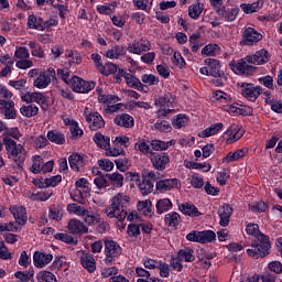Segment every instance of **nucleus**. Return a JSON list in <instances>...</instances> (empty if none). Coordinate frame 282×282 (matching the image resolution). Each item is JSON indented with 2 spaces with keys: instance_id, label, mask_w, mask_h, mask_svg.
<instances>
[{
  "instance_id": "f257e3e1",
  "label": "nucleus",
  "mask_w": 282,
  "mask_h": 282,
  "mask_svg": "<svg viewBox=\"0 0 282 282\" xmlns=\"http://www.w3.org/2000/svg\"><path fill=\"white\" fill-rule=\"evenodd\" d=\"M270 58L268 57V51L264 48L256 52L253 55H248L245 58L239 59L238 62L231 61L229 66L235 74L240 76H252L257 72V67L252 65H265Z\"/></svg>"
},
{
  "instance_id": "f03ea898",
  "label": "nucleus",
  "mask_w": 282,
  "mask_h": 282,
  "mask_svg": "<svg viewBox=\"0 0 282 282\" xmlns=\"http://www.w3.org/2000/svg\"><path fill=\"white\" fill-rule=\"evenodd\" d=\"M131 198L122 193L117 194L112 200L110 206L106 207L105 213L107 217H110V219H118V221H124L127 219V204Z\"/></svg>"
},
{
  "instance_id": "7ed1b4c3",
  "label": "nucleus",
  "mask_w": 282,
  "mask_h": 282,
  "mask_svg": "<svg viewBox=\"0 0 282 282\" xmlns=\"http://www.w3.org/2000/svg\"><path fill=\"white\" fill-rule=\"evenodd\" d=\"M3 144L9 158L15 162V171L21 173L23 171V162H25L26 158L25 148H23L21 144H17V141L12 140L10 137L3 138Z\"/></svg>"
},
{
  "instance_id": "20e7f679",
  "label": "nucleus",
  "mask_w": 282,
  "mask_h": 282,
  "mask_svg": "<svg viewBox=\"0 0 282 282\" xmlns=\"http://www.w3.org/2000/svg\"><path fill=\"white\" fill-rule=\"evenodd\" d=\"M272 243L270 237L262 234H258L256 240L251 242V249H247V254L252 259H264L270 254Z\"/></svg>"
},
{
  "instance_id": "39448f33",
  "label": "nucleus",
  "mask_w": 282,
  "mask_h": 282,
  "mask_svg": "<svg viewBox=\"0 0 282 282\" xmlns=\"http://www.w3.org/2000/svg\"><path fill=\"white\" fill-rule=\"evenodd\" d=\"M158 180V174L155 171H150L144 169L142 171V182L138 184L139 191L143 195H151V192L155 187V181Z\"/></svg>"
},
{
  "instance_id": "423d86ee",
  "label": "nucleus",
  "mask_w": 282,
  "mask_h": 282,
  "mask_svg": "<svg viewBox=\"0 0 282 282\" xmlns=\"http://www.w3.org/2000/svg\"><path fill=\"white\" fill-rule=\"evenodd\" d=\"M106 263H113L122 254V248L113 240H105Z\"/></svg>"
},
{
  "instance_id": "0eeeda50",
  "label": "nucleus",
  "mask_w": 282,
  "mask_h": 282,
  "mask_svg": "<svg viewBox=\"0 0 282 282\" xmlns=\"http://www.w3.org/2000/svg\"><path fill=\"white\" fill-rule=\"evenodd\" d=\"M70 85L73 91H76L77 94H87L96 87V83L94 82H86L80 77H73L70 79Z\"/></svg>"
},
{
  "instance_id": "6e6552de",
  "label": "nucleus",
  "mask_w": 282,
  "mask_h": 282,
  "mask_svg": "<svg viewBox=\"0 0 282 282\" xmlns=\"http://www.w3.org/2000/svg\"><path fill=\"white\" fill-rule=\"evenodd\" d=\"M150 160L153 169H155L156 171H164V169H166V164L171 162V158L164 152H151Z\"/></svg>"
},
{
  "instance_id": "1a4fd4ad",
  "label": "nucleus",
  "mask_w": 282,
  "mask_h": 282,
  "mask_svg": "<svg viewBox=\"0 0 282 282\" xmlns=\"http://www.w3.org/2000/svg\"><path fill=\"white\" fill-rule=\"evenodd\" d=\"M263 35L253 28H247L242 33V45H257Z\"/></svg>"
},
{
  "instance_id": "9d476101",
  "label": "nucleus",
  "mask_w": 282,
  "mask_h": 282,
  "mask_svg": "<svg viewBox=\"0 0 282 282\" xmlns=\"http://www.w3.org/2000/svg\"><path fill=\"white\" fill-rule=\"evenodd\" d=\"M241 87L242 96L251 102H254V100H257V98L261 96V91H263V88H261V86H254L252 84H242Z\"/></svg>"
},
{
  "instance_id": "9b49d317",
  "label": "nucleus",
  "mask_w": 282,
  "mask_h": 282,
  "mask_svg": "<svg viewBox=\"0 0 282 282\" xmlns=\"http://www.w3.org/2000/svg\"><path fill=\"white\" fill-rule=\"evenodd\" d=\"M9 210L13 215L18 226H25V224H28V212L24 206L14 205L11 206Z\"/></svg>"
},
{
  "instance_id": "f8f14e48",
  "label": "nucleus",
  "mask_w": 282,
  "mask_h": 282,
  "mask_svg": "<svg viewBox=\"0 0 282 282\" xmlns=\"http://www.w3.org/2000/svg\"><path fill=\"white\" fill-rule=\"evenodd\" d=\"M151 50V42L149 40L134 41L132 44L128 45V52L130 54H142L143 52H149Z\"/></svg>"
},
{
  "instance_id": "ddd939ff",
  "label": "nucleus",
  "mask_w": 282,
  "mask_h": 282,
  "mask_svg": "<svg viewBox=\"0 0 282 282\" xmlns=\"http://www.w3.org/2000/svg\"><path fill=\"white\" fill-rule=\"evenodd\" d=\"M70 235H87L89 228L78 219H70L67 225Z\"/></svg>"
},
{
  "instance_id": "4468645a",
  "label": "nucleus",
  "mask_w": 282,
  "mask_h": 282,
  "mask_svg": "<svg viewBox=\"0 0 282 282\" xmlns=\"http://www.w3.org/2000/svg\"><path fill=\"white\" fill-rule=\"evenodd\" d=\"M205 65H207L210 76L214 78H224V70H221V65L218 59L207 58L205 59Z\"/></svg>"
},
{
  "instance_id": "2eb2a0df",
  "label": "nucleus",
  "mask_w": 282,
  "mask_h": 282,
  "mask_svg": "<svg viewBox=\"0 0 282 282\" xmlns=\"http://www.w3.org/2000/svg\"><path fill=\"white\" fill-rule=\"evenodd\" d=\"M86 122H88L91 131H98V129H102V127H105V119H102V116L98 112L87 115Z\"/></svg>"
},
{
  "instance_id": "dca6fc26",
  "label": "nucleus",
  "mask_w": 282,
  "mask_h": 282,
  "mask_svg": "<svg viewBox=\"0 0 282 282\" xmlns=\"http://www.w3.org/2000/svg\"><path fill=\"white\" fill-rule=\"evenodd\" d=\"M217 14L224 19V21H227V23H232V21H235L239 14V8L227 9L226 7H221V9H218Z\"/></svg>"
},
{
  "instance_id": "f3484780",
  "label": "nucleus",
  "mask_w": 282,
  "mask_h": 282,
  "mask_svg": "<svg viewBox=\"0 0 282 282\" xmlns=\"http://www.w3.org/2000/svg\"><path fill=\"white\" fill-rule=\"evenodd\" d=\"M52 259H54V256L51 253H43L36 251L33 254V262L35 268H45V265H48V263H52Z\"/></svg>"
},
{
  "instance_id": "a211bd4d",
  "label": "nucleus",
  "mask_w": 282,
  "mask_h": 282,
  "mask_svg": "<svg viewBox=\"0 0 282 282\" xmlns=\"http://www.w3.org/2000/svg\"><path fill=\"white\" fill-rule=\"evenodd\" d=\"M180 181L177 178H165L156 182V191L166 193L173 188H177Z\"/></svg>"
},
{
  "instance_id": "6ab92c4d",
  "label": "nucleus",
  "mask_w": 282,
  "mask_h": 282,
  "mask_svg": "<svg viewBox=\"0 0 282 282\" xmlns=\"http://www.w3.org/2000/svg\"><path fill=\"white\" fill-rule=\"evenodd\" d=\"M232 207H230V205L228 204H224L219 210H218V215L220 217V226L226 227L228 226V224H230V217H232Z\"/></svg>"
},
{
  "instance_id": "aec40b11",
  "label": "nucleus",
  "mask_w": 282,
  "mask_h": 282,
  "mask_svg": "<svg viewBox=\"0 0 282 282\" xmlns=\"http://www.w3.org/2000/svg\"><path fill=\"white\" fill-rule=\"evenodd\" d=\"M80 263L85 270L89 272L96 271V260L94 259V256L91 253H87L85 251L80 252Z\"/></svg>"
},
{
  "instance_id": "412c9836",
  "label": "nucleus",
  "mask_w": 282,
  "mask_h": 282,
  "mask_svg": "<svg viewBox=\"0 0 282 282\" xmlns=\"http://www.w3.org/2000/svg\"><path fill=\"white\" fill-rule=\"evenodd\" d=\"M69 166L76 173H80L85 167V158L78 153H74L68 158Z\"/></svg>"
},
{
  "instance_id": "4be33fe9",
  "label": "nucleus",
  "mask_w": 282,
  "mask_h": 282,
  "mask_svg": "<svg viewBox=\"0 0 282 282\" xmlns=\"http://www.w3.org/2000/svg\"><path fill=\"white\" fill-rule=\"evenodd\" d=\"M115 124H117V127H123L124 129H131L134 124V120L131 115L121 113L115 118Z\"/></svg>"
},
{
  "instance_id": "5701e85b",
  "label": "nucleus",
  "mask_w": 282,
  "mask_h": 282,
  "mask_svg": "<svg viewBox=\"0 0 282 282\" xmlns=\"http://www.w3.org/2000/svg\"><path fill=\"white\" fill-rule=\"evenodd\" d=\"M225 135H229L227 139V144H232V142L241 140L243 137V130L237 129V126H230V128L225 132Z\"/></svg>"
},
{
  "instance_id": "b1692460",
  "label": "nucleus",
  "mask_w": 282,
  "mask_h": 282,
  "mask_svg": "<svg viewBox=\"0 0 282 282\" xmlns=\"http://www.w3.org/2000/svg\"><path fill=\"white\" fill-rule=\"evenodd\" d=\"M246 153H248V148L240 149L236 152H229L224 159V164H230V162H237V160H241V158L246 156Z\"/></svg>"
},
{
  "instance_id": "393cba45",
  "label": "nucleus",
  "mask_w": 282,
  "mask_h": 282,
  "mask_svg": "<svg viewBox=\"0 0 282 282\" xmlns=\"http://www.w3.org/2000/svg\"><path fill=\"white\" fill-rule=\"evenodd\" d=\"M178 208L183 215H187L188 217H199V215H202L199 209H197V207L191 203L181 204Z\"/></svg>"
},
{
  "instance_id": "a878e982",
  "label": "nucleus",
  "mask_w": 282,
  "mask_h": 282,
  "mask_svg": "<svg viewBox=\"0 0 282 282\" xmlns=\"http://www.w3.org/2000/svg\"><path fill=\"white\" fill-rule=\"evenodd\" d=\"M0 106L3 107L6 118L9 120L17 118V111H14V101L0 99Z\"/></svg>"
},
{
  "instance_id": "bb28decb",
  "label": "nucleus",
  "mask_w": 282,
  "mask_h": 282,
  "mask_svg": "<svg viewBox=\"0 0 282 282\" xmlns=\"http://www.w3.org/2000/svg\"><path fill=\"white\" fill-rule=\"evenodd\" d=\"M221 129H224V123H214L209 128L200 131L198 133V137L199 138H210V135H217V133H219V131H221Z\"/></svg>"
},
{
  "instance_id": "cd10ccee",
  "label": "nucleus",
  "mask_w": 282,
  "mask_h": 282,
  "mask_svg": "<svg viewBox=\"0 0 282 282\" xmlns=\"http://www.w3.org/2000/svg\"><path fill=\"white\" fill-rule=\"evenodd\" d=\"M94 142L97 144V147H99V149L109 151L111 139L109 137H105L100 132H97L94 137Z\"/></svg>"
},
{
  "instance_id": "c85d7f7f",
  "label": "nucleus",
  "mask_w": 282,
  "mask_h": 282,
  "mask_svg": "<svg viewBox=\"0 0 282 282\" xmlns=\"http://www.w3.org/2000/svg\"><path fill=\"white\" fill-rule=\"evenodd\" d=\"M126 83L128 87H132L133 89H138V91H144V85L140 79L129 73L126 74Z\"/></svg>"
},
{
  "instance_id": "c756f323",
  "label": "nucleus",
  "mask_w": 282,
  "mask_h": 282,
  "mask_svg": "<svg viewBox=\"0 0 282 282\" xmlns=\"http://www.w3.org/2000/svg\"><path fill=\"white\" fill-rule=\"evenodd\" d=\"M47 140L54 144H65V134L58 130H51L46 134Z\"/></svg>"
},
{
  "instance_id": "7c9ffc66",
  "label": "nucleus",
  "mask_w": 282,
  "mask_h": 282,
  "mask_svg": "<svg viewBox=\"0 0 282 282\" xmlns=\"http://www.w3.org/2000/svg\"><path fill=\"white\" fill-rule=\"evenodd\" d=\"M28 28L30 30H41V31H43V18L36 17L34 14L29 15V18H28Z\"/></svg>"
},
{
  "instance_id": "2f4dec72",
  "label": "nucleus",
  "mask_w": 282,
  "mask_h": 282,
  "mask_svg": "<svg viewBox=\"0 0 282 282\" xmlns=\"http://www.w3.org/2000/svg\"><path fill=\"white\" fill-rule=\"evenodd\" d=\"M173 208V203L169 198H162L156 202V213L158 215H162L163 213H167Z\"/></svg>"
},
{
  "instance_id": "473e14b6",
  "label": "nucleus",
  "mask_w": 282,
  "mask_h": 282,
  "mask_svg": "<svg viewBox=\"0 0 282 282\" xmlns=\"http://www.w3.org/2000/svg\"><path fill=\"white\" fill-rule=\"evenodd\" d=\"M106 177L111 182L112 186L117 188H122L124 184V176L118 172L106 174Z\"/></svg>"
},
{
  "instance_id": "72a5a7b5",
  "label": "nucleus",
  "mask_w": 282,
  "mask_h": 282,
  "mask_svg": "<svg viewBox=\"0 0 282 282\" xmlns=\"http://www.w3.org/2000/svg\"><path fill=\"white\" fill-rule=\"evenodd\" d=\"M52 80L45 73H40L37 78L34 80L33 85L34 87H37V89H45Z\"/></svg>"
},
{
  "instance_id": "f704fd0d",
  "label": "nucleus",
  "mask_w": 282,
  "mask_h": 282,
  "mask_svg": "<svg viewBox=\"0 0 282 282\" xmlns=\"http://www.w3.org/2000/svg\"><path fill=\"white\" fill-rule=\"evenodd\" d=\"M202 12H204V4L200 2L194 3L188 8V17L191 19H199Z\"/></svg>"
},
{
  "instance_id": "c9c22d12",
  "label": "nucleus",
  "mask_w": 282,
  "mask_h": 282,
  "mask_svg": "<svg viewBox=\"0 0 282 282\" xmlns=\"http://www.w3.org/2000/svg\"><path fill=\"white\" fill-rule=\"evenodd\" d=\"M67 210H68V213L73 214V215H77L78 217H85V215H87V212L89 209H87L83 206H79L76 203H73V204L67 205Z\"/></svg>"
},
{
  "instance_id": "e433bc0d",
  "label": "nucleus",
  "mask_w": 282,
  "mask_h": 282,
  "mask_svg": "<svg viewBox=\"0 0 282 282\" xmlns=\"http://www.w3.org/2000/svg\"><path fill=\"white\" fill-rule=\"evenodd\" d=\"M177 258L180 261H186L187 263L195 261V256H193V249L191 248L181 249L177 253Z\"/></svg>"
},
{
  "instance_id": "4c0bfd02",
  "label": "nucleus",
  "mask_w": 282,
  "mask_h": 282,
  "mask_svg": "<svg viewBox=\"0 0 282 282\" xmlns=\"http://www.w3.org/2000/svg\"><path fill=\"white\" fill-rule=\"evenodd\" d=\"M28 45L31 48L32 56H35L36 58H45V52L41 45H37V43L33 41L29 42Z\"/></svg>"
},
{
  "instance_id": "58836bf2",
  "label": "nucleus",
  "mask_w": 282,
  "mask_h": 282,
  "mask_svg": "<svg viewBox=\"0 0 282 282\" xmlns=\"http://www.w3.org/2000/svg\"><path fill=\"white\" fill-rule=\"evenodd\" d=\"M20 111L22 116H25V118H33V116H36L39 113V107L36 105H29V106H23L20 108Z\"/></svg>"
},
{
  "instance_id": "ea45409f",
  "label": "nucleus",
  "mask_w": 282,
  "mask_h": 282,
  "mask_svg": "<svg viewBox=\"0 0 282 282\" xmlns=\"http://www.w3.org/2000/svg\"><path fill=\"white\" fill-rule=\"evenodd\" d=\"M182 218L180 217V214L172 212L165 216V224L171 227H175L180 225V221Z\"/></svg>"
},
{
  "instance_id": "a19ab883",
  "label": "nucleus",
  "mask_w": 282,
  "mask_h": 282,
  "mask_svg": "<svg viewBox=\"0 0 282 282\" xmlns=\"http://www.w3.org/2000/svg\"><path fill=\"white\" fill-rule=\"evenodd\" d=\"M217 235L213 230L200 231V243H213Z\"/></svg>"
},
{
  "instance_id": "79ce46f5",
  "label": "nucleus",
  "mask_w": 282,
  "mask_h": 282,
  "mask_svg": "<svg viewBox=\"0 0 282 282\" xmlns=\"http://www.w3.org/2000/svg\"><path fill=\"white\" fill-rule=\"evenodd\" d=\"M39 282H57L56 275L50 271H41L36 276Z\"/></svg>"
},
{
  "instance_id": "37998d69",
  "label": "nucleus",
  "mask_w": 282,
  "mask_h": 282,
  "mask_svg": "<svg viewBox=\"0 0 282 282\" xmlns=\"http://www.w3.org/2000/svg\"><path fill=\"white\" fill-rule=\"evenodd\" d=\"M173 144V141L164 142L160 140H152L151 147L154 151H166Z\"/></svg>"
},
{
  "instance_id": "c03bdc74",
  "label": "nucleus",
  "mask_w": 282,
  "mask_h": 282,
  "mask_svg": "<svg viewBox=\"0 0 282 282\" xmlns=\"http://www.w3.org/2000/svg\"><path fill=\"white\" fill-rule=\"evenodd\" d=\"M52 197V192H39L36 194H32L30 199L32 202H47Z\"/></svg>"
},
{
  "instance_id": "a18cd8bd",
  "label": "nucleus",
  "mask_w": 282,
  "mask_h": 282,
  "mask_svg": "<svg viewBox=\"0 0 282 282\" xmlns=\"http://www.w3.org/2000/svg\"><path fill=\"white\" fill-rule=\"evenodd\" d=\"M141 80L144 83V85L153 86L160 83V77L153 74H144L141 76Z\"/></svg>"
},
{
  "instance_id": "49530a36",
  "label": "nucleus",
  "mask_w": 282,
  "mask_h": 282,
  "mask_svg": "<svg viewBox=\"0 0 282 282\" xmlns=\"http://www.w3.org/2000/svg\"><path fill=\"white\" fill-rule=\"evenodd\" d=\"M241 10L245 12V14H252L254 12H259V2L253 3H242L240 6Z\"/></svg>"
},
{
  "instance_id": "de8ad7c7",
  "label": "nucleus",
  "mask_w": 282,
  "mask_h": 282,
  "mask_svg": "<svg viewBox=\"0 0 282 282\" xmlns=\"http://www.w3.org/2000/svg\"><path fill=\"white\" fill-rule=\"evenodd\" d=\"M99 72L104 76H109L111 74H116V72H118V65H116L113 63H107L106 65H104V67Z\"/></svg>"
},
{
  "instance_id": "09e8293b",
  "label": "nucleus",
  "mask_w": 282,
  "mask_h": 282,
  "mask_svg": "<svg viewBox=\"0 0 282 282\" xmlns=\"http://www.w3.org/2000/svg\"><path fill=\"white\" fill-rule=\"evenodd\" d=\"M15 58H19V61L30 58V51L28 47L24 46H18L14 52Z\"/></svg>"
},
{
  "instance_id": "8fccbe9b",
  "label": "nucleus",
  "mask_w": 282,
  "mask_h": 282,
  "mask_svg": "<svg viewBox=\"0 0 282 282\" xmlns=\"http://www.w3.org/2000/svg\"><path fill=\"white\" fill-rule=\"evenodd\" d=\"M212 100L213 102H224V100L228 102V100H230V96L221 90H216L215 93H213Z\"/></svg>"
},
{
  "instance_id": "3c124183",
  "label": "nucleus",
  "mask_w": 282,
  "mask_h": 282,
  "mask_svg": "<svg viewBox=\"0 0 282 282\" xmlns=\"http://www.w3.org/2000/svg\"><path fill=\"white\" fill-rule=\"evenodd\" d=\"M186 169H203L205 173H208L210 171V164L208 163H196V162H187L185 163Z\"/></svg>"
},
{
  "instance_id": "603ef678",
  "label": "nucleus",
  "mask_w": 282,
  "mask_h": 282,
  "mask_svg": "<svg viewBox=\"0 0 282 282\" xmlns=\"http://www.w3.org/2000/svg\"><path fill=\"white\" fill-rule=\"evenodd\" d=\"M115 164L118 169V171H127L129 169V159L127 156H121L115 160Z\"/></svg>"
},
{
  "instance_id": "864d4df0",
  "label": "nucleus",
  "mask_w": 282,
  "mask_h": 282,
  "mask_svg": "<svg viewBox=\"0 0 282 282\" xmlns=\"http://www.w3.org/2000/svg\"><path fill=\"white\" fill-rule=\"evenodd\" d=\"M84 221L88 224V226H96L100 221L99 215L89 214V210L83 217Z\"/></svg>"
},
{
  "instance_id": "5fc2aeb1",
  "label": "nucleus",
  "mask_w": 282,
  "mask_h": 282,
  "mask_svg": "<svg viewBox=\"0 0 282 282\" xmlns=\"http://www.w3.org/2000/svg\"><path fill=\"white\" fill-rule=\"evenodd\" d=\"M188 123V118L184 115H178L176 119L173 120L172 124L175 129H182Z\"/></svg>"
},
{
  "instance_id": "6e6d98bb",
  "label": "nucleus",
  "mask_w": 282,
  "mask_h": 282,
  "mask_svg": "<svg viewBox=\"0 0 282 282\" xmlns=\"http://www.w3.org/2000/svg\"><path fill=\"white\" fill-rule=\"evenodd\" d=\"M219 52V45L208 44L202 50V54L205 56H215V53Z\"/></svg>"
},
{
  "instance_id": "4d7b16f0",
  "label": "nucleus",
  "mask_w": 282,
  "mask_h": 282,
  "mask_svg": "<svg viewBox=\"0 0 282 282\" xmlns=\"http://www.w3.org/2000/svg\"><path fill=\"white\" fill-rule=\"evenodd\" d=\"M43 159L41 156H34L33 158V164L31 166V173H41L43 170Z\"/></svg>"
},
{
  "instance_id": "13d9d810",
  "label": "nucleus",
  "mask_w": 282,
  "mask_h": 282,
  "mask_svg": "<svg viewBox=\"0 0 282 282\" xmlns=\"http://www.w3.org/2000/svg\"><path fill=\"white\" fill-rule=\"evenodd\" d=\"M134 149L135 151H140L141 153H143V155H149V153H151V148L144 141H138L134 144Z\"/></svg>"
},
{
  "instance_id": "bf43d9fd",
  "label": "nucleus",
  "mask_w": 282,
  "mask_h": 282,
  "mask_svg": "<svg viewBox=\"0 0 282 282\" xmlns=\"http://www.w3.org/2000/svg\"><path fill=\"white\" fill-rule=\"evenodd\" d=\"M55 239H58L59 241H63L64 243H74V246H76V243H78V240H75L74 237L67 235V234H56Z\"/></svg>"
},
{
  "instance_id": "052dcab7",
  "label": "nucleus",
  "mask_w": 282,
  "mask_h": 282,
  "mask_svg": "<svg viewBox=\"0 0 282 282\" xmlns=\"http://www.w3.org/2000/svg\"><path fill=\"white\" fill-rule=\"evenodd\" d=\"M15 279H19L22 282H28L30 281V279H32V276H34V271H29V272H22V271H18L14 274Z\"/></svg>"
},
{
  "instance_id": "680f3d73",
  "label": "nucleus",
  "mask_w": 282,
  "mask_h": 282,
  "mask_svg": "<svg viewBox=\"0 0 282 282\" xmlns=\"http://www.w3.org/2000/svg\"><path fill=\"white\" fill-rule=\"evenodd\" d=\"M62 181H63V177L61 175H55V176L45 178L44 184H45L46 188L50 186L54 187V186L61 184Z\"/></svg>"
},
{
  "instance_id": "e2e57ef3",
  "label": "nucleus",
  "mask_w": 282,
  "mask_h": 282,
  "mask_svg": "<svg viewBox=\"0 0 282 282\" xmlns=\"http://www.w3.org/2000/svg\"><path fill=\"white\" fill-rule=\"evenodd\" d=\"M246 232L251 235L252 237H256L257 235H261L262 232L259 230V225L257 224H248L246 227Z\"/></svg>"
},
{
  "instance_id": "0e129e2a",
  "label": "nucleus",
  "mask_w": 282,
  "mask_h": 282,
  "mask_svg": "<svg viewBox=\"0 0 282 282\" xmlns=\"http://www.w3.org/2000/svg\"><path fill=\"white\" fill-rule=\"evenodd\" d=\"M268 268H269L270 272H274V274L282 273V263L280 261H271L268 264Z\"/></svg>"
},
{
  "instance_id": "69168bd1",
  "label": "nucleus",
  "mask_w": 282,
  "mask_h": 282,
  "mask_svg": "<svg viewBox=\"0 0 282 282\" xmlns=\"http://www.w3.org/2000/svg\"><path fill=\"white\" fill-rule=\"evenodd\" d=\"M154 129H156V131L169 133L171 131V124H169V121L156 122L154 123Z\"/></svg>"
},
{
  "instance_id": "338daca9",
  "label": "nucleus",
  "mask_w": 282,
  "mask_h": 282,
  "mask_svg": "<svg viewBox=\"0 0 282 282\" xmlns=\"http://www.w3.org/2000/svg\"><path fill=\"white\" fill-rule=\"evenodd\" d=\"M97 176L94 182H95V185L97 186V188H105V186H107V178L105 177V175H102L101 172H97Z\"/></svg>"
},
{
  "instance_id": "774afa93",
  "label": "nucleus",
  "mask_w": 282,
  "mask_h": 282,
  "mask_svg": "<svg viewBox=\"0 0 282 282\" xmlns=\"http://www.w3.org/2000/svg\"><path fill=\"white\" fill-rule=\"evenodd\" d=\"M34 65V63L31 59H20L15 63V67H18V69H30V67H32Z\"/></svg>"
}]
</instances>
